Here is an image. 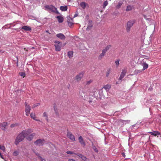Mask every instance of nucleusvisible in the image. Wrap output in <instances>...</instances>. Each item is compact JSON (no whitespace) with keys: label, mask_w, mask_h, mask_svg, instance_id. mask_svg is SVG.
<instances>
[{"label":"nucleus","mask_w":161,"mask_h":161,"mask_svg":"<svg viewBox=\"0 0 161 161\" xmlns=\"http://www.w3.org/2000/svg\"><path fill=\"white\" fill-rule=\"evenodd\" d=\"M80 142L81 143V145H82L83 146H84L85 145L84 142Z\"/></svg>","instance_id":"09e8293b"},{"label":"nucleus","mask_w":161,"mask_h":161,"mask_svg":"<svg viewBox=\"0 0 161 161\" xmlns=\"http://www.w3.org/2000/svg\"><path fill=\"white\" fill-rule=\"evenodd\" d=\"M75 154L76 155H77L78 156H79V157H80L81 158L83 156L82 154H80L75 153Z\"/></svg>","instance_id":"de8ad7c7"},{"label":"nucleus","mask_w":161,"mask_h":161,"mask_svg":"<svg viewBox=\"0 0 161 161\" xmlns=\"http://www.w3.org/2000/svg\"><path fill=\"white\" fill-rule=\"evenodd\" d=\"M110 73V69H108L107 70V71L106 72V76L107 77H108Z\"/></svg>","instance_id":"58836bf2"},{"label":"nucleus","mask_w":161,"mask_h":161,"mask_svg":"<svg viewBox=\"0 0 161 161\" xmlns=\"http://www.w3.org/2000/svg\"><path fill=\"white\" fill-rule=\"evenodd\" d=\"M108 2L107 0L103 2V8H104L105 7L108 5Z\"/></svg>","instance_id":"c85d7f7f"},{"label":"nucleus","mask_w":161,"mask_h":161,"mask_svg":"<svg viewBox=\"0 0 161 161\" xmlns=\"http://www.w3.org/2000/svg\"><path fill=\"white\" fill-rule=\"evenodd\" d=\"M143 70H142V69H140V70H136L134 72H135V74H138V73H141L142 72V71H143Z\"/></svg>","instance_id":"2f4dec72"},{"label":"nucleus","mask_w":161,"mask_h":161,"mask_svg":"<svg viewBox=\"0 0 161 161\" xmlns=\"http://www.w3.org/2000/svg\"><path fill=\"white\" fill-rule=\"evenodd\" d=\"M34 144L40 146L41 145H42V142H35Z\"/></svg>","instance_id":"7c9ffc66"},{"label":"nucleus","mask_w":161,"mask_h":161,"mask_svg":"<svg viewBox=\"0 0 161 161\" xmlns=\"http://www.w3.org/2000/svg\"><path fill=\"white\" fill-rule=\"evenodd\" d=\"M67 21L68 23V25L69 27L72 26V25L74 24L73 22V19L69 16H68L67 17Z\"/></svg>","instance_id":"20e7f679"},{"label":"nucleus","mask_w":161,"mask_h":161,"mask_svg":"<svg viewBox=\"0 0 161 161\" xmlns=\"http://www.w3.org/2000/svg\"><path fill=\"white\" fill-rule=\"evenodd\" d=\"M123 3V2L121 1H119L118 4L116 6V9H119Z\"/></svg>","instance_id":"412c9836"},{"label":"nucleus","mask_w":161,"mask_h":161,"mask_svg":"<svg viewBox=\"0 0 161 161\" xmlns=\"http://www.w3.org/2000/svg\"><path fill=\"white\" fill-rule=\"evenodd\" d=\"M111 85H110L107 84L104 85L102 88H104L106 91L108 92L109 90L111 88Z\"/></svg>","instance_id":"f3484780"},{"label":"nucleus","mask_w":161,"mask_h":161,"mask_svg":"<svg viewBox=\"0 0 161 161\" xmlns=\"http://www.w3.org/2000/svg\"><path fill=\"white\" fill-rule=\"evenodd\" d=\"M66 153L67 154H75V153H74L73 152H71V151H67L66 152Z\"/></svg>","instance_id":"a19ab883"},{"label":"nucleus","mask_w":161,"mask_h":161,"mask_svg":"<svg viewBox=\"0 0 161 161\" xmlns=\"http://www.w3.org/2000/svg\"><path fill=\"white\" fill-rule=\"evenodd\" d=\"M46 32L48 33H49V34H51L49 32V30H46Z\"/></svg>","instance_id":"bf43d9fd"},{"label":"nucleus","mask_w":161,"mask_h":161,"mask_svg":"<svg viewBox=\"0 0 161 161\" xmlns=\"http://www.w3.org/2000/svg\"><path fill=\"white\" fill-rule=\"evenodd\" d=\"M40 158L42 161H46L45 159H43L41 157H40Z\"/></svg>","instance_id":"8fccbe9b"},{"label":"nucleus","mask_w":161,"mask_h":161,"mask_svg":"<svg viewBox=\"0 0 161 161\" xmlns=\"http://www.w3.org/2000/svg\"><path fill=\"white\" fill-rule=\"evenodd\" d=\"M127 72V70L126 69H124L122 70V72L121 73L120 76L119 78V80H121L122 79L125 75V74Z\"/></svg>","instance_id":"0eeeda50"},{"label":"nucleus","mask_w":161,"mask_h":161,"mask_svg":"<svg viewBox=\"0 0 161 161\" xmlns=\"http://www.w3.org/2000/svg\"><path fill=\"white\" fill-rule=\"evenodd\" d=\"M7 123L6 122H4L1 123L0 124V128L4 131H6L7 129L6 127L7 126Z\"/></svg>","instance_id":"39448f33"},{"label":"nucleus","mask_w":161,"mask_h":161,"mask_svg":"<svg viewBox=\"0 0 161 161\" xmlns=\"http://www.w3.org/2000/svg\"><path fill=\"white\" fill-rule=\"evenodd\" d=\"M130 122V120H122L121 119H120L118 120V122L119 123H122L123 125L124 124H126L127 123H129Z\"/></svg>","instance_id":"9b49d317"},{"label":"nucleus","mask_w":161,"mask_h":161,"mask_svg":"<svg viewBox=\"0 0 161 161\" xmlns=\"http://www.w3.org/2000/svg\"><path fill=\"white\" fill-rule=\"evenodd\" d=\"M56 36L57 37L63 40H64L66 38L65 36L62 33L58 34L56 35Z\"/></svg>","instance_id":"9d476101"},{"label":"nucleus","mask_w":161,"mask_h":161,"mask_svg":"<svg viewBox=\"0 0 161 161\" xmlns=\"http://www.w3.org/2000/svg\"><path fill=\"white\" fill-rule=\"evenodd\" d=\"M40 105V103H38L34 104L32 106V108H35L36 107H37V106H38V105Z\"/></svg>","instance_id":"c9c22d12"},{"label":"nucleus","mask_w":161,"mask_h":161,"mask_svg":"<svg viewBox=\"0 0 161 161\" xmlns=\"http://www.w3.org/2000/svg\"><path fill=\"white\" fill-rule=\"evenodd\" d=\"M25 112H30V111L31 110V108L30 106L27 104V103L26 102L25 103Z\"/></svg>","instance_id":"a211bd4d"},{"label":"nucleus","mask_w":161,"mask_h":161,"mask_svg":"<svg viewBox=\"0 0 161 161\" xmlns=\"http://www.w3.org/2000/svg\"><path fill=\"white\" fill-rule=\"evenodd\" d=\"M67 6H61L60 7V9L62 11H66L67 10Z\"/></svg>","instance_id":"393cba45"},{"label":"nucleus","mask_w":161,"mask_h":161,"mask_svg":"<svg viewBox=\"0 0 161 161\" xmlns=\"http://www.w3.org/2000/svg\"><path fill=\"white\" fill-rule=\"evenodd\" d=\"M135 125H132V127H135Z\"/></svg>","instance_id":"0e129e2a"},{"label":"nucleus","mask_w":161,"mask_h":161,"mask_svg":"<svg viewBox=\"0 0 161 161\" xmlns=\"http://www.w3.org/2000/svg\"><path fill=\"white\" fill-rule=\"evenodd\" d=\"M0 149L3 150V152H5V148L4 146L0 145Z\"/></svg>","instance_id":"72a5a7b5"},{"label":"nucleus","mask_w":161,"mask_h":161,"mask_svg":"<svg viewBox=\"0 0 161 161\" xmlns=\"http://www.w3.org/2000/svg\"><path fill=\"white\" fill-rule=\"evenodd\" d=\"M22 131H25L24 134L26 136L29 135V134L33 132V130L31 129H28L27 130H23Z\"/></svg>","instance_id":"4468645a"},{"label":"nucleus","mask_w":161,"mask_h":161,"mask_svg":"<svg viewBox=\"0 0 161 161\" xmlns=\"http://www.w3.org/2000/svg\"><path fill=\"white\" fill-rule=\"evenodd\" d=\"M81 158L84 161H89V159L87 158H86V157L85 156H83Z\"/></svg>","instance_id":"473e14b6"},{"label":"nucleus","mask_w":161,"mask_h":161,"mask_svg":"<svg viewBox=\"0 0 161 161\" xmlns=\"http://www.w3.org/2000/svg\"><path fill=\"white\" fill-rule=\"evenodd\" d=\"M36 141H42V140L41 139H38L36 140Z\"/></svg>","instance_id":"13d9d810"},{"label":"nucleus","mask_w":161,"mask_h":161,"mask_svg":"<svg viewBox=\"0 0 161 161\" xmlns=\"http://www.w3.org/2000/svg\"><path fill=\"white\" fill-rule=\"evenodd\" d=\"M43 116L44 117H46V118H47V113L46 112H44L43 113Z\"/></svg>","instance_id":"37998d69"},{"label":"nucleus","mask_w":161,"mask_h":161,"mask_svg":"<svg viewBox=\"0 0 161 161\" xmlns=\"http://www.w3.org/2000/svg\"><path fill=\"white\" fill-rule=\"evenodd\" d=\"M67 136L71 140H73L74 141H75V138L74 136L70 132H68L67 133Z\"/></svg>","instance_id":"ddd939ff"},{"label":"nucleus","mask_w":161,"mask_h":161,"mask_svg":"<svg viewBox=\"0 0 161 161\" xmlns=\"http://www.w3.org/2000/svg\"><path fill=\"white\" fill-rule=\"evenodd\" d=\"M66 43H64V46H65V45H66Z\"/></svg>","instance_id":"69168bd1"},{"label":"nucleus","mask_w":161,"mask_h":161,"mask_svg":"<svg viewBox=\"0 0 161 161\" xmlns=\"http://www.w3.org/2000/svg\"><path fill=\"white\" fill-rule=\"evenodd\" d=\"M79 141H83L82 137L81 136H80L78 138Z\"/></svg>","instance_id":"a18cd8bd"},{"label":"nucleus","mask_w":161,"mask_h":161,"mask_svg":"<svg viewBox=\"0 0 161 161\" xmlns=\"http://www.w3.org/2000/svg\"><path fill=\"white\" fill-rule=\"evenodd\" d=\"M80 5L82 8H85L86 7V3L85 2H82L80 3Z\"/></svg>","instance_id":"c756f323"},{"label":"nucleus","mask_w":161,"mask_h":161,"mask_svg":"<svg viewBox=\"0 0 161 161\" xmlns=\"http://www.w3.org/2000/svg\"><path fill=\"white\" fill-rule=\"evenodd\" d=\"M45 7L46 8L49 10V12H55L57 9V8L53 5H46L45 6Z\"/></svg>","instance_id":"7ed1b4c3"},{"label":"nucleus","mask_w":161,"mask_h":161,"mask_svg":"<svg viewBox=\"0 0 161 161\" xmlns=\"http://www.w3.org/2000/svg\"><path fill=\"white\" fill-rule=\"evenodd\" d=\"M122 154L123 156L124 157H125V154L124 153H122Z\"/></svg>","instance_id":"052dcab7"},{"label":"nucleus","mask_w":161,"mask_h":161,"mask_svg":"<svg viewBox=\"0 0 161 161\" xmlns=\"http://www.w3.org/2000/svg\"><path fill=\"white\" fill-rule=\"evenodd\" d=\"M54 43L57 44H62V42H59L58 41H55L54 42Z\"/></svg>","instance_id":"79ce46f5"},{"label":"nucleus","mask_w":161,"mask_h":161,"mask_svg":"<svg viewBox=\"0 0 161 161\" xmlns=\"http://www.w3.org/2000/svg\"><path fill=\"white\" fill-rule=\"evenodd\" d=\"M19 142H15V144L16 145H17V144H19Z\"/></svg>","instance_id":"4d7b16f0"},{"label":"nucleus","mask_w":161,"mask_h":161,"mask_svg":"<svg viewBox=\"0 0 161 161\" xmlns=\"http://www.w3.org/2000/svg\"><path fill=\"white\" fill-rule=\"evenodd\" d=\"M83 74L82 73H79L78 75H76L75 77V79L78 81H80L82 78L83 77Z\"/></svg>","instance_id":"6e6552de"},{"label":"nucleus","mask_w":161,"mask_h":161,"mask_svg":"<svg viewBox=\"0 0 161 161\" xmlns=\"http://www.w3.org/2000/svg\"><path fill=\"white\" fill-rule=\"evenodd\" d=\"M92 21L91 20H89L88 22V25L86 29L87 31H89L91 30L93 27Z\"/></svg>","instance_id":"423d86ee"},{"label":"nucleus","mask_w":161,"mask_h":161,"mask_svg":"<svg viewBox=\"0 0 161 161\" xmlns=\"http://www.w3.org/2000/svg\"><path fill=\"white\" fill-rule=\"evenodd\" d=\"M78 16V14H75L74 15V18H75V17L77 16Z\"/></svg>","instance_id":"3c124183"},{"label":"nucleus","mask_w":161,"mask_h":161,"mask_svg":"<svg viewBox=\"0 0 161 161\" xmlns=\"http://www.w3.org/2000/svg\"><path fill=\"white\" fill-rule=\"evenodd\" d=\"M4 52V51H3L2 50H1L0 49V53H3Z\"/></svg>","instance_id":"6e6d98bb"},{"label":"nucleus","mask_w":161,"mask_h":161,"mask_svg":"<svg viewBox=\"0 0 161 161\" xmlns=\"http://www.w3.org/2000/svg\"><path fill=\"white\" fill-rule=\"evenodd\" d=\"M111 46V45H107L105 47V48L102 50V51L106 53V52L109 49Z\"/></svg>","instance_id":"4be33fe9"},{"label":"nucleus","mask_w":161,"mask_h":161,"mask_svg":"<svg viewBox=\"0 0 161 161\" xmlns=\"http://www.w3.org/2000/svg\"><path fill=\"white\" fill-rule=\"evenodd\" d=\"M92 148L93 149H94V151L97 153L98 152V150L96 148L95 146L94 145H92Z\"/></svg>","instance_id":"e433bc0d"},{"label":"nucleus","mask_w":161,"mask_h":161,"mask_svg":"<svg viewBox=\"0 0 161 161\" xmlns=\"http://www.w3.org/2000/svg\"><path fill=\"white\" fill-rule=\"evenodd\" d=\"M19 152L17 151H15L13 153V155L14 156H17Z\"/></svg>","instance_id":"4c0bfd02"},{"label":"nucleus","mask_w":161,"mask_h":161,"mask_svg":"<svg viewBox=\"0 0 161 161\" xmlns=\"http://www.w3.org/2000/svg\"><path fill=\"white\" fill-rule=\"evenodd\" d=\"M142 65L143 67V69H142L143 71L147 69L148 67V64L145 62H143V63H142Z\"/></svg>","instance_id":"aec40b11"},{"label":"nucleus","mask_w":161,"mask_h":161,"mask_svg":"<svg viewBox=\"0 0 161 161\" xmlns=\"http://www.w3.org/2000/svg\"><path fill=\"white\" fill-rule=\"evenodd\" d=\"M105 54V53L103 51H102V53H101L99 55L98 57V59L99 60H101L102 58L104 56Z\"/></svg>","instance_id":"5701e85b"},{"label":"nucleus","mask_w":161,"mask_h":161,"mask_svg":"<svg viewBox=\"0 0 161 161\" xmlns=\"http://www.w3.org/2000/svg\"><path fill=\"white\" fill-rule=\"evenodd\" d=\"M135 23V20L134 19H131L128 21L125 25V28L126 32L129 33L130 30L131 28L133 25Z\"/></svg>","instance_id":"f257e3e1"},{"label":"nucleus","mask_w":161,"mask_h":161,"mask_svg":"<svg viewBox=\"0 0 161 161\" xmlns=\"http://www.w3.org/2000/svg\"><path fill=\"white\" fill-rule=\"evenodd\" d=\"M73 52L72 51L68 52V56L70 58H72L73 57Z\"/></svg>","instance_id":"a878e982"},{"label":"nucleus","mask_w":161,"mask_h":161,"mask_svg":"<svg viewBox=\"0 0 161 161\" xmlns=\"http://www.w3.org/2000/svg\"><path fill=\"white\" fill-rule=\"evenodd\" d=\"M119 60H117L115 61V64L117 66L119 64Z\"/></svg>","instance_id":"c03bdc74"},{"label":"nucleus","mask_w":161,"mask_h":161,"mask_svg":"<svg viewBox=\"0 0 161 161\" xmlns=\"http://www.w3.org/2000/svg\"><path fill=\"white\" fill-rule=\"evenodd\" d=\"M56 18L58 19L59 23H61L63 22L64 19L61 15L57 16Z\"/></svg>","instance_id":"dca6fc26"},{"label":"nucleus","mask_w":161,"mask_h":161,"mask_svg":"<svg viewBox=\"0 0 161 161\" xmlns=\"http://www.w3.org/2000/svg\"><path fill=\"white\" fill-rule=\"evenodd\" d=\"M32 48H33L34 49V47H32Z\"/></svg>","instance_id":"338daca9"},{"label":"nucleus","mask_w":161,"mask_h":161,"mask_svg":"<svg viewBox=\"0 0 161 161\" xmlns=\"http://www.w3.org/2000/svg\"><path fill=\"white\" fill-rule=\"evenodd\" d=\"M151 135L156 136L160 134V133L157 131H154L153 132H148Z\"/></svg>","instance_id":"2eb2a0df"},{"label":"nucleus","mask_w":161,"mask_h":161,"mask_svg":"<svg viewBox=\"0 0 161 161\" xmlns=\"http://www.w3.org/2000/svg\"><path fill=\"white\" fill-rule=\"evenodd\" d=\"M62 44H55L54 46L55 48V50L56 51H60L61 50V47H62Z\"/></svg>","instance_id":"f8f14e48"},{"label":"nucleus","mask_w":161,"mask_h":161,"mask_svg":"<svg viewBox=\"0 0 161 161\" xmlns=\"http://www.w3.org/2000/svg\"><path fill=\"white\" fill-rule=\"evenodd\" d=\"M55 12L56 13H57V14H60V13L58 12L57 10V9H56V10L55 11Z\"/></svg>","instance_id":"5fc2aeb1"},{"label":"nucleus","mask_w":161,"mask_h":161,"mask_svg":"<svg viewBox=\"0 0 161 161\" xmlns=\"http://www.w3.org/2000/svg\"><path fill=\"white\" fill-rule=\"evenodd\" d=\"M30 116H31V118H32V119H33L34 120H36V121H38V120L36 119H35V114H33V113H31L30 114Z\"/></svg>","instance_id":"cd10ccee"},{"label":"nucleus","mask_w":161,"mask_h":161,"mask_svg":"<svg viewBox=\"0 0 161 161\" xmlns=\"http://www.w3.org/2000/svg\"><path fill=\"white\" fill-rule=\"evenodd\" d=\"M19 74L21 76H23V77H24L25 75V73L23 72H20Z\"/></svg>","instance_id":"f704fd0d"},{"label":"nucleus","mask_w":161,"mask_h":161,"mask_svg":"<svg viewBox=\"0 0 161 161\" xmlns=\"http://www.w3.org/2000/svg\"><path fill=\"white\" fill-rule=\"evenodd\" d=\"M0 156L1 157V158L3 159H4V158H3V155H2L1 154V152H0Z\"/></svg>","instance_id":"603ef678"},{"label":"nucleus","mask_w":161,"mask_h":161,"mask_svg":"<svg viewBox=\"0 0 161 161\" xmlns=\"http://www.w3.org/2000/svg\"><path fill=\"white\" fill-rule=\"evenodd\" d=\"M46 119L47 120V121H48V117L47 118H46Z\"/></svg>","instance_id":"e2e57ef3"},{"label":"nucleus","mask_w":161,"mask_h":161,"mask_svg":"<svg viewBox=\"0 0 161 161\" xmlns=\"http://www.w3.org/2000/svg\"><path fill=\"white\" fill-rule=\"evenodd\" d=\"M36 134L35 133L31 134L26 137V139L29 141L32 140L33 138L36 136Z\"/></svg>","instance_id":"1a4fd4ad"},{"label":"nucleus","mask_w":161,"mask_h":161,"mask_svg":"<svg viewBox=\"0 0 161 161\" xmlns=\"http://www.w3.org/2000/svg\"><path fill=\"white\" fill-rule=\"evenodd\" d=\"M133 8V7L132 6L130 5H128L127 7V8L126 9V11H130Z\"/></svg>","instance_id":"b1692460"},{"label":"nucleus","mask_w":161,"mask_h":161,"mask_svg":"<svg viewBox=\"0 0 161 161\" xmlns=\"http://www.w3.org/2000/svg\"><path fill=\"white\" fill-rule=\"evenodd\" d=\"M26 113V115H27V116H28L29 114H30V112H28L27 113V112H25Z\"/></svg>","instance_id":"864d4df0"},{"label":"nucleus","mask_w":161,"mask_h":161,"mask_svg":"<svg viewBox=\"0 0 161 161\" xmlns=\"http://www.w3.org/2000/svg\"><path fill=\"white\" fill-rule=\"evenodd\" d=\"M18 124H13L10 125V127L11 128H13L15 126H18Z\"/></svg>","instance_id":"ea45409f"},{"label":"nucleus","mask_w":161,"mask_h":161,"mask_svg":"<svg viewBox=\"0 0 161 161\" xmlns=\"http://www.w3.org/2000/svg\"><path fill=\"white\" fill-rule=\"evenodd\" d=\"M25 131H22L17 136L15 141H22L26 136L24 134Z\"/></svg>","instance_id":"f03ea898"},{"label":"nucleus","mask_w":161,"mask_h":161,"mask_svg":"<svg viewBox=\"0 0 161 161\" xmlns=\"http://www.w3.org/2000/svg\"><path fill=\"white\" fill-rule=\"evenodd\" d=\"M92 82V80H90L88 81H87L86 83V85H89Z\"/></svg>","instance_id":"49530a36"},{"label":"nucleus","mask_w":161,"mask_h":161,"mask_svg":"<svg viewBox=\"0 0 161 161\" xmlns=\"http://www.w3.org/2000/svg\"><path fill=\"white\" fill-rule=\"evenodd\" d=\"M21 29L26 31H30L31 30V28L30 26L26 25L23 26Z\"/></svg>","instance_id":"6ab92c4d"},{"label":"nucleus","mask_w":161,"mask_h":161,"mask_svg":"<svg viewBox=\"0 0 161 161\" xmlns=\"http://www.w3.org/2000/svg\"><path fill=\"white\" fill-rule=\"evenodd\" d=\"M92 100H89V103H92Z\"/></svg>","instance_id":"680f3d73"},{"label":"nucleus","mask_w":161,"mask_h":161,"mask_svg":"<svg viewBox=\"0 0 161 161\" xmlns=\"http://www.w3.org/2000/svg\"><path fill=\"white\" fill-rule=\"evenodd\" d=\"M54 109L55 112L57 115H58V114L57 111V108L56 107V104L55 103L54 106Z\"/></svg>","instance_id":"bb28decb"}]
</instances>
